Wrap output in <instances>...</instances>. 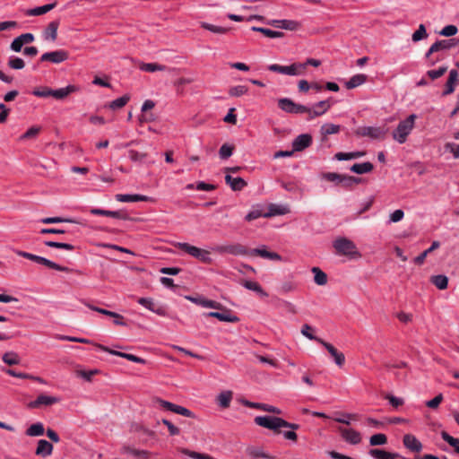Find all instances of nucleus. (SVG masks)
<instances>
[{
	"label": "nucleus",
	"instance_id": "6ab92c4d",
	"mask_svg": "<svg viewBox=\"0 0 459 459\" xmlns=\"http://www.w3.org/2000/svg\"><path fill=\"white\" fill-rule=\"evenodd\" d=\"M458 76H459V74H458L457 70H455V69L450 70L448 79L446 82L445 90L442 92L443 96L452 94L455 91V85L457 84L458 80H459Z\"/></svg>",
	"mask_w": 459,
	"mask_h": 459
},
{
	"label": "nucleus",
	"instance_id": "a18cd8bd",
	"mask_svg": "<svg viewBox=\"0 0 459 459\" xmlns=\"http://www.w3.org/2000/svg\"><path fill=\"white\" fill-rule=\"evenodd\" d=\"M140 69L144 72L154 73L157 71H165L167 67L157 63H143L140 65Z\"/></svg>",
	"mask_w": 459,
	"mask_h": 459
},
{
	"label": "nucleus",
	"instance_id": "4c0bfd02",
	"mask_svg": "<svg viewBox=\"0 0 459 459\" xmlns=\"http://www.w3.org/2000/svg\"><path fill=\"white\" fill-rule=\"evenodd\" d=\"M251 30L253 31H257V32H261L263 33L265 37L267 38H271V39H276V38H282L283 37V32L281 31H277V30H270V29H267V28H263V27H252Z\"/></svg>",
	"mask_w": 459,
	"mask_h": 459
},
{
	"label": "nucleus",
	"instance_id": "37998d69",
	"mask_svg": "<svg viewBox=\"0 0 459 459\" xmlns=\"http://www.w3.org/2000/svg\"><path fill=\"white\" fill-rule=\"evenodd\" d=\"M289 212V209L283 205L271 204L269 206V212L264 214V217H271L274 215H283Z\"/></svg>",
	"mask_w": 459,
	"mask_h": 459
},
{
	"label": "nucleus",
	"instance_id": "79ce46f5",
	"mask_svg": "<svg viewBox=\"0 0 459 459\" xmlns=\"http://www.w3.org/2000/svg\"><path fill=\"white\" fill-rule=\"evenodd\" d=\"M312 273H314V281L317 285H325L327 282V275L318 267H313Z\"/></svg>",
	"mask_w": 459,
	"mask_h": 459
},
{
	"label": "nucleus",
	"instance_id": "20e7f679",
	"mask_svg": "<svg viewBox=\"0 0 459 459\" xmlns=\"http://www.w3.org/2000/svg\"><path fill=\"white\" fill-rule=\"evenodd\" d=\"M16 254L19 256L27 258V259L31 260L39 264H43L50 269H54V270L60 271V272H67L69 270L67 267L62 266V265H60L53 261H50L43 256L36 255L28 253V252L20 251V250L16 251Z\"/></svg>",
	"mask_w": 459,
	"mask_h": 459
},
{
	"label": "nucleus",
	"instance_id": "2eb2a0df",
	"mask_svg": "<svg viewBox=\"0 0 459 459\" xmlns=\"http://www.w3.org/2000/svg\"><path fill=\"white\" fill-rule=\"evenodd\" d=\"M312 144V136L308 134L298 135L292 142L294 152H302Z\"/></svg>",
	"mask_w": 459,
	"mask_h": 459
},
{
	"label": "nucleus",
	"instance_id": "cd10ccee",
	"mask_svg": "<svg viewBox=\"0 0 459 459\" xmlns=\"http://www.w3.org/2000/svg\"><path fill=\"white\" fill-rule=\"evenodd\" d=\"M78 91V87L75 85H68L65 88H59L56 90L51 89V97L56 100H63L66 98L69 94Z\"/></svg>",
	"mask_w": 459,
	"mask_h": 459
},
{
	"label": "nucleus",
	"instance_id": "f8f14e48",
	"mask_svg": "<svg viewBox=\"0 0 459 459\" xmlns=\"http://www.w3.org/2000/svg\"><path fill=\"white\" fill-rule=\"evenodd\" d=\"M355 134L358 136H368L372 139H378L385 135V131L377 126H361L356 129Z\"/></svg>",
	"mask_w": 459,
	"mask_h": 459
},
{
	"label": "nucleus",
	"instance_id": "bf43d9fd",
	"mask_svg": "<svg viewBox=\"0 0 459 459\" xmlns=\"http://www.w3.org/2000/svg\"><path fill=\"white\" fill-rule=\"evenodd\" d=\"M128 157L134 162H143L146 159L147 154L144 152H139L135 150H129Z\"/></svg>",
	"mask_w": 459,
	"mask_h": 459
},
{
	"label": "nucleus",
	"instance_id": "c756f323",
	"mask_svg": "<svg viewBox=\"0 0 459 459\" xmlns=\"http://www.w3.org/2000/svg\"><path fill=\"white\" fill-rule=\"evenodd\" d=\"M53 452V445L45 439L38 441V446L36 448V455L43 457L48 456Z\"/></svg>",
	"mask_w": 459,
	"mask_h": 459
},
{
	"label": "nucleus",
	"instance_id": "412c9836",
	"mask_svg": "<svg viewBox=\"0 0 459 459\" xmlns=\"http://www.w3.org/2000/svg\"><path fill=\"white\" fill-rule=\"evenodd\" d=\"M242 403L248 408L260 409L264 411L273 412L275 414L281 413V411L279 408L274 407L273 405L266 404V403H253V402H249L247 400H244L242 402Z\"/></svg>",
	"mask_w": 459,
	"mask_h": 459
},
{
	"label": "nucleus",
	"instance_id": "8fccbe9b",
	"mask_svg": "<svg viewBox=\"0 0 459 459\" xmlns=\"http://www.w3.org/2000/svg\"><path fill=\"white\" fill-rule=\"evenodd\" d=\"M440 435L442 439L453 446L456 454H459V438L452 437L446 431H442Z\"/></svg>",
	"mask_w": 459,
	"mask_h": 459
},
{
	"label": "nucleus",
	"instance_id": "69168bd1",
	"mask_svg": "<svg viewBox=\"0 0 459 459\" xmlns=\"http://www.w3.org/2000/svg\"><path fill=\"white\" fill-rule=\"evenodd\" d=\"M446 71H447V66L443 65V66H440L437 70H429L427 72V75L431 80H436V79H438L439 77L443 76L446 74Z\"/></svg>",
	"mask_w": 459,
	"mask_h": 459
},
{
	"label": "nucleus",
	"instance_id": "a211bd4d",
	"mask_svg": "<svg viewBox=\"0 0 459 459\" xmlns=\"http://www.w3.org/2000/svg\"><path fill=\"white\" fill-rule=\"evenodd\" d=\"M267 24L288 30H296L299 28V22L294 20H271Z\"/></svg>",
	"mask_w": 459,
	"mask_h": 459
},
{
	"label": "nucleus",
	"instance_id": "f704fd0d",
	"mask_svg": "<svg viewBox=\"0 0 459 459\" xmlns=\"http://www.w3.org/2000/svg\"><path fill=\"white\" fill-rule=\"evenodd\" d=\"M374 166L371 162L366 161L362 163H355L353 164L350 169L351 171L356 173V174H366L369 173L373 170Z\"/></svg>",
	"mask_w": 459,
	"mask_h": 459
},
{
	"label": "nucleus",
	"instance_id": "393cba45",
	"mask_svg": "<svg viewBox=\"0 0 459 459\" xmlns=\"http://www.w3.org/2000/svg\"><path fill=\"white\" fill-rule=\"evenodd\" d=\"M306 64L293 63L290 65H283L282 74L297 76L304 73Z\"/></svg>",
	"mask_w": 459,
	"mask_h": 459
},
{
	"label": "nucleus",
	"instance_id": "c9c22d12",
	"mask_svg": "<svg viewBox=\"0 0 459 459\" xmlns=\"http://www.w3.org/2000/svg\"><path fill=\"white\" fill-rule=\"evenodd\" d=\"M439 246H440V243L438 241H433L431 246L428 249L423 251L421 254H420L418 256H416L413 259V262L418 265H421L425 262L427 255L429 253H431L432 251H434L435 249L438 248Z\"/></svg>",
	"mask_w": 459,
	"mask_h": 459
},
{
	"label": "nucleus",
	"instance_id": "1a4fd4ad",
	"mask_svg": "<svg viewBox=\"0 0 459 459\" xmlns=\"http://www.w3.org/2000/svg\"><path fill=\"white\" fill-rule=\"evenodd\" d=\"M156 402L160 404V407H162L163 409H165L167 411H172L174 413H177V414H179V415H182V416H185V417H188V418H194L195 417V414L190 410H188L186 407L174 404V403H172L170 402L162 400L160 398H157Z\"/></svg>",
	"mask_w": 459,
	"mask_h": 459
},
{
	"label": "nucleus",
	"instance_id": "b1692460",
	"mask_svg": "<svg viewBox=\"0 0 459 459\" xmlns=\"http://www.w3.org/2000/svg\"><path fill=\"white\" fill-rule=\"evenodd\" d=\"M403 442L404 446L412 452H420L422 449L421 443L413 435H404Z\"/></svg>",
	"mask_w": 459,
	"mask_h": 459
},
{
	"label": "nucleus",
	"instance_id": "9b49d317",
	"mask_svg": "<svg viewBox=\"0 0 459 459\" xmlns=\"http://www.w3.org/2000/svg\"><path fill=\"white\" fill-rule=\"evenodd\" d=\"M68 53L65 50L59 49L44 53L40 56L41 62H50L53 64H60L68 59Z\"/></svg>",
	"mask_w": 459,
	"mask_h": 459
},
{
	"label": "nucleus",
	"instance_id": "dca6fc26",
	"mask_svg": "<svg viewBox=\"0 0 459 459\" xmlns=\"http://www.w3.org/2000/svg\"><path fill=\"white\" fill-rule=\"evenodd\" d=\"M331 108L329 100H321L314 105L313 108H309V111H307L308 119H313L316 117L322 116Z\"/></svg>",
	"mask_w": 459,
	"mask_h": 459
},
{
	"label": "nucleus",
	"instance_id": "0e129e2a",
	"mask_svg": "<svg viewBox=\"0 0 459 459\" xmlns=\"http://www.w3.org/2000/svg\"><path fill=\"white\" fill-rule=\"evenodd\" d=\"M8 65L12 69L20 70L24 67L25 63L21 57L11 56L8 61Z\"/></svg>",
	"mask_w": 459,
	"mask_h": 459
},
{
	"label": "nucleus",
	"instance_id": "338daca9",
	"mask_svg": "<svg viewBox=\"0 0 459 459\" xmlns=\"http://www.w3.org/2000/svg\"><path fill=\"white\" fill-rule=\"evenodd\" d=\"M233 153V147L229 144H222L219 151L220 158L226 160L230 158Z\"/></svg>",
	"mask_w": 459,
	"mask_h": 459
},
{
	"label": "nucleus",
	"instance_id": "a19ab883",
	"mask_svg": "<svg viewBox=\"0 0 459 459\" xmlns=\"http://www.w3.org/2000/svg\"><path fill=\"white\" fill-rule=\"evenodd\" d=\"M231 399H232V392L231 391L221 392L217 397L218 403L221 408H229Z\"/></svg>",
	"mask_w": 459,
	"mask_h": 459
},
{
	"label": "nucleus",
	"instance_id": "e2e57ef3",
	"mask_svg": "<svg viewBox=\"0 0 459 459\" xmlns=\"http://www.w3.org/2000/svg\"><path fill=\"white\" fill-rule=\"evenodd\" d=\"M99 350L100 351H106V352H108L109 354H112V355H115V356H117V357H121V358H124V359H126V356H128L129 353H126V352H122V351H116V350H112L107 346H104L102 344H99V343H95L94 344Z\"/></svg>",
	"mask_w": 459,
	"mask_h": 459
},
{
	"label": "nucleus",
	"instance_id": "4be33fe9",
	"mask_svg": "<svg viewBox=\"0 0 459 459\" xmlns=\"http://www.w3.org/2000/svg\"><path fill=\"white\" fill-rule=\"evenodd\" d=\"M189 300H191L192 302L195 303L196 305H199L203 307H210V308H214V309H220L221 308V305L220 303L216 302V301H213V300H211V299H205L204 297L203 296H196V297H186Z\"/></svg>",
	"mask_w": 459,
	"mask_h": 459
},
{
	"label": "nucleus",
	"instance_id": "052dcab7",
	"mask_svg": "<svg viewBox=\"0 0 459 459\" xmlns=\"http://www.w3.org/2000/svg\"><path fill=\"white\" fill-rule=\"evenodd\" d=\"M428 37L426 28L423 24H420L416 31L411 36V39L414 42H418Z\"/></svg>",
	"mask_w": 459,
	"mask_h": 459
},
{
	"label": "nucleus",
	"instance_id": "72a5a7b5",
	"mask_svg": "<svg viewBox=\"0 0 459 459\" xmlns=\"http://www.w3.org/2000/svg\"><path fill=\"white\" fill-rule=\"evenodd\" d=\"M56 6V3L48 4L42 6H38L26 11V14L29 16H37L47 13Z\"/></svg>",
	"mask_w": 459,
	"mask_h": 459
},
{
	"label": "nucleus",
	"instance_id": "c85d7f7f",
	"mask_svg": "<svg viewBox=\"0 0 459 459\" xmlns=\"http://www.w3.org/2000/svg\"><path fill=\"white\" fill-rule=\"evenodd\" d=\"M368 455L375 459H397L399 457L397 453H391L378 448L370 449Z\"/></svg>",
	"mask_w": 459,
	"mask_h": 459
},
{
	"label": "nucleus",
	"instance_id": "49530a36",
	"mask_svg": "<svg viewBox=\"0 0 459 459\" xmlns=\"http://www.w3.org/2000/svg\"><path fill=\"white\" fill-rule=\"evenodd\" d=\"M431 282L439 290L447 288L448 278L446 275L438 274L431 277Z\"/></svg>",
	"mask_w": 459,
	"mask_h": 459
},
{
	"label": "nucleus",
	"instance_id": "7c9ffc66",
	"mask_svg": "<svg viewBox=\"0 0 459 459\" xmlns=\"http://www.w3.org/2000/svg\"><path fill=\"white\" fill-rule=\"evenodd\" d=\"M225 181L233 191H240L247 186V182L239 177L233 178L230 175H226Z\"/></svg>",
	"mask_w": 459,
	"mask_h": 459
},
{
	"label": "nucleus",
	"instance_id": "2f4dec72",
	"mask_svg": "<svg viewBox=\"0 0 459 459\" xmlns=\"http://www.w3.org/2000/svg\"><path fill=\"white\" fill-rule=\"evenodd\" d=\"M340 131H341V126H339V125H335V124H332V123L324 124L320 128L322 141H325L326 139L327 135L338 134Z\"/></svg>",
	"mask_w": 459,
	"mask_h": 459
},
{
	"label": "nucleus",
	"instance_id": "5701e85b",
	"mask_svg": "<svg viewBox=\"0 0 459 459\" xmlns=\"http://www.w3.org/2000/svg\"><path fill=\"white\" fill-rule=\"evenodd\" d=\"M121 453L130 455L136 459H149L151 455V453L147 450L135 449L129 446H124L121 448Z\"/></svg>",
	"mask_w": 459,
	"mask_h": 459
},
{
	"label": "nucleus",
	"instance_id": "4468645a",
	"mask_svg": "<svg viewBox=\"0 0 459 459\" xmlns=\"http://www.w3.org/2000/svg\"><path fill=\"white\" fill-rule=\"evenodd\" d=\"M249 255H258L264 259L273 261H281L282 257L276 252H271L266 249V246L249 250Z\"/></svg>",
	"mask_w": 459,
	"mask_h": 459
},
{
	"label": "nucleus",
	"instance_id": "aec40b11",
	"mask_svg": "<svg viewBox=\"0 0 459 459\" xmlns=\"http://www.w3.org/2000/svg\"><path fill=\"white\" fill-rule=\"evenodd\" d=\"M116 200L118 202L128 203V202H149L152 201V197L143 195H129V194H117Z\"/></svg>",
	"mask_w": 459,
	"mask_h": 459
},
{
	"label": "nucleus",
	"instance_id": "e433bc0d",
	"mask_svg": "<svg viewBox=\"0 0 459 459\" xmlns=\"http://www.w3.org/2000/svg\"><path fill=\"white\" fill-rule=\"evenodd\" d=\"M367 80V75L359 74L353 75L350 78V80L345 83L347 89H354L361 84H363Z\"/></svg>",
	"mask_w": 459,
	"mask_h": 459
},
{
	"label": "nucleus",
	"instance_id": "3c124183",
	"mask_svg": "<svg viewBox=\"0 0 459 459\" xmlns=\"http://www.w3.org/2000/svg\"><path fill=\"white\" fill-rule=\"evenodd\" d=\"M320 178L324 180L333 182L336 186L341 185V178L342 174L336 173V172H324L320 175Z\"/></svg>",
	"mask_w": 459,
	"mask_h": 459
},
{
	"label": "nucleus",
	"instance_id": "0eeeda50",
	"mask_svg": "<svg viewBox=\"0 0 459 459\" xmlns=\"http://www.w3.org/2000/svg\"><path fill=\"white\" fill-rule=\"evenodd\" d=\"M254 421L258 426L281 433L279 429L281 428V418L273 416H256Z\"/></svg>",
	"mask_w": 459,
	"mask_h": 459
},
{
	"label": "nucleus",
	"instance_id": "ddd939ff",
	"mask_svg": "<svg viewBox=\"0 0 459 459\" xmlns=\"http://www.w3.org/2000/svg\"><path fill=\"white\" fill-rule=\"evenodd\" d=\"M342 437L347 443L351 445H358L361 442V435L359 431L353 429H346L340 427L338 429Z\"/></svg>",
	"mask_w": 459,
	"mask_h": 459
},
{
	"label": "nucleus",
	"instance_id": "4d7b16f0",
	"mask_svg": "<svg viewBox=\"0 0 459 459\" xmlns=\"http://www.w3.org/2000/svg\"><path fill=\"white\" fill-rule=\"evenodd\" d=\"M340 414V412H337ZM342 417L334 418V420L342 424L350 425L351 420H358L359 416L353 413H341Z\"/></svg>",
	"mask_w": 459,
	"mask_h": 459
},
{
	"label": "nucleus",
	"instance_id": "6e6552de",
	"mask_svg": "<svg viewBox=\"0 0 459 459\" xmlns=\"http://www.w3.org/2000/svg\"><path fill=\"white\" fill-rule=\"evenodd\" d=\"M457 44L458 40H456L455 39L437 40L434 44L431 45V47L426 52L425 57L429 59L432 54L439 51L449 50L457 46Z\"/></svg>",
	"mask_w": 459,
	"mask_h": 459
},
{
	"label": "nucleus",
	"instance_id": "bb28decb",
	"mask_svg": "<svg viewBox=\"0 0 459 459\" xmlns=\"http://www.w3.org/2000/svg\"><path fill=\"white\" fill-rule=\"evenodd\" d=\"M59 26L58 21H53L48 23V27L43 32V38L45 40L56 41L57 38V30Z\"/></svg>",
	"mask_w": 459,
	"mask_h": 459
},
{
	"label": "nucleus",
	"instance_id": "13d9d810",
	"mask_svg": "<svg viewBox=\"0 0 459 459\" xmlns=\"http://www.w3.org/2000/svg\"><path fill=\"white\" fill-rule=\"evenodd\" d=\"M248 91V89L245 85L233 86L229 90V94L231 97H240L245 95Z\"/></svg>",
	"mask_w": 459,
	"mask_h": 459
},
{
	"label": "nucleus",
	"instance_id": "f03ea898",
	"mask_svg": "<svg viewBox=\"0 0 459 459\" xmlns=\"http://www.w3.org/2000/svg\"><path fill=\"white\" fill-rule=\"evenodd\" d=\"M174 246L203 263L210 264L212 262L210 253L207 250L199 248L195 246H192L185 242H178Z\"/></svg>",
	"mask_w": 459,
	"mask_h": 459
},
{
	"label": "nucleus",
	"instance_id": "ea45409f",
	"mask_svg": "<svg viewBox=\"0 0 459 459\" xmlns=\"http://www.w3.org/2000/svg\"><path fill=\"white\" fill-rule=\"evenodd\" d=\"M365 155V152H337L334 159L337 160H350Z\"/></svg>",
	"mask_w": 459,
	"mask_h": 459
},
{
	"label": "nucleus",
	"instance_id": "680f3d73",
	"mask_svg": "<svg viewBox=\"0 0 459 459\" xmlns=\"http://www.w3.org/2000/svg\"><path fill=\"white\" fill-rule=\"evenodd\" d=\"M44 224L60 223V222H74V220L63 217H46L40 220Z\"/></svg>",
	"mask_w": 459,
	"mask_h": 459
},
{
	"label": "nucleus",
	"instance_id": "a878e982",
	"mask_svg": "<svg viewBox=\"0 0 459 459\" xmlns=\"http://www.w3.org/2000/svg\"><path fill=\"white\" fill-rule=\"evenodd\" d=\"M91 213L94 215H102L121 220L127 219V215L120 211H108L99 208H93L91 210Z\"/></svg>",
	"mask_w": 459,
	"mask_h": 459
},
{
	"label": "nucleus",
	"instance_id": "7ed1b4c3",
	"mask_svg": "<svg viewBox=\"0 0 459 459\" xmlns=\"http://www.w3.org/2000/svg\"><path fill=\"white\" fill-rule=\"evenodd\" d=\"M336 253L342 255L351 257L360 256L359 252L357 250L356 245L347 238H338L333 244Z\"/></svg>",
	"mask_w": 459,
	"mask_h": 459
},
{
	"label": "nucleus",
	"instance_id": "603ef678",
	"mask_svg": "<svg viewBox=\"0 0 459 459\" xmlns=\"http://www.w3.org/2000/svg\"><path fill=\"white\" fill-rule=\"evenodd\" d=\"M129 100H130V97L128 95H124V96L117 98V99L114 100L113 101H111L108 104V108L113 110L119 109V108H123L124 106H126L127 104V102L129 101Z\"/></svg>",
	"mask_w": 459,
	"mask_h": 459
},
{
	"label": "nucleus",
	"instance_id": "09e8293b",
	"mask_svg": "<svg viewBox=\"0 0 459 459\" xmlns=\"http://www.w3.org/2000/svg\"><path fill=\"white\" fill-rule=\"evenodd\" d=\"M2 359L5 364L9 366L18 365L20 363L19 355L13 351L5 352L3 355Z\"/></svg>",
	"mask_w": 459,
	"mask_h": 459
},
{
	"label": "nucleus",
	"instance_id": "5fc2aeb1",
	"mask_svg": "<svg viewBox=\"0 0 459 459\" xmlns=\"http://www.w3.org/2000/svg\"><path fill=\"white\" fill-rule=\"evenodd\" d=\"M44 244L49 247L65 249L68 251H72L74 249V246L72 244H68V243L48 240V241H45Z\"/></svg>",
	"mask_w": 459,
	"mask_h": 459
},
{
	"label": "nucleus",
	"instance_id": "f3484780",
	"mask_svg": "<svg viewBox=\"0 0 459 459\" xmlns=\"http://www.w3.org/2000/svg\"><path fill=\"white\" fill-rule=\"evenodd\" d=\"M319 343L327 350L330 355L333 358L337 366L342 367L344 364L345 356L342 352L338 351L331 343L324 340H319Z\"/></svg>",
	"mask_w": 459,
	"mask_h": 459
},
{
	"label": "nucleus",
	"instance_id": "de8ad7c7",
	"mask_svg": "<svg viewBox=\"0 0 459 459\" xmlns=\"http://www.w3.org/2000/svg\"><path fill=\"white\" fill-rule=\"evenodd\" d=\"M360 182H361V178H359L342 174L340 186H342L343 187H346V188H351V187H352L353 185L359 184Z\"/></svg>",
	"mask_w": 459,
	"mask_h": 459
},
{
	"label": "nucleus",
	"instance_id": "9d476101",
	"mask_svg": "<svg viewBox=\"0 0 459 459\" xmlns=\"http://www.w3.org/2000/svg\"><path fill=\"white\" fill-rule=\"evenodd\" d=\"M60 402V398L56 396H50L44 394H39L34 401L27 404L29 409H37L41 406H51Z\"/></svg>",
	"mask_w": 459,
	"mask_h": 459
},
{
	"label": "nucleus",
	"instance_id": "f257e3e1",
	"mask_svg": "<svg viewBox=\"0 0 459 459\" xmlns=\"http://www.w3.org/2000/svg\"><path fill=\"white\" fill-rule=\"evenodd\" d=\"M417 118L415 114L410 115L404 120L400 121L396 129L393 132V137L399 143H403L407 140V136L411 134L414 127V123Z\"/></svg>",
	"mask_w": 459,
	"mask_h": 459
},
{
	"label": "nucleus",
	"instance_id": "423d86ee",
	"mask_svg": "<svg viewBox=\"0 0 459 459\" xmlns=\"http://www.w3.org/2000/svg\"><path fill=\"white\" fill-rule=\"evenodd\" d=\"M213 250L221 255L230 254L236 256L249 255V250L245 246L238 243L216 246Z\"/></svg>",
	"mask_w": 459,
	"mask_h": 459
},
{
	"label": "nucleus",
	"instance_id": "39448f33",
	"mask_svg": "<svg viewBox=\"0 0 459 459\" xmlns=\"http://www.w3.org/2000/svg\"><path fill=\"white\" fill-rule=\"evenodd\" d=\"M278 107L286 113L290 114H304L309 111V108L295 103L289 98H281L278 100Z\"/></svg>",
	"mask_w": 459,
	"mask_h": 459
},
{
	"label": "nucleus",
	"instance_id": "58836bf2",
	"mask_svg": "<svg viewBox=\"0 0 459 459\" xmlns=\"http://www.w3.org/2000/svg\"><path fill=\"white\" fill-rule=\"evenodd\" d=\"M44 432V425L41 422L34 423L26 429V435L29 437H39L42 436Z\"/></svg>",
	"mask_w": 459,
	"mask_h": 459
},
{
	"label": "nucleus",
	"instance_id": "6e6d98bb",
	"mask_svg": "<svg viewBox=\"0 0 459 459\" xmlns=\"http://www.w3.org/2000/svg\"><path fill=\"white\" fill-rule=\"evenodd\" d=\"M142 306L148 308L153 313H160L159 307L153 302L152 299L141 298L138 301Z\"/></svg>",
	"mask_w": 459,
	"mask_h": 459
},
{
	"label": "nucleus",
	"instance_id": "c03bdc74",
	"mask_svg": "<svg viewBox=\"0 0 459 459\" xmlns=\"http://www.w3.org/2000/svg\"><path fill=\"white\" fill-rule=\"evenodd\" d=\"M201 27L216 34H225L229 31V28L213 25L205 22L200 23Z\"/></svg>",
	"mask_w": 459,
	"mask_h": 459
},
{
	"label": "nucleus",
	"instance_id": "473e14b6",
	"mask_svg": "<svg viewBox=\"0 0 459 459\" xmlns=\"http://www.w3.org/2000/svg\"><path fill=\"white\" fill-rule=\"evenodd\" d=\"M247 455H249L253 459L265 458V459H274L273 456L269 454L264 453L262 448L258 446H248L246 450Z\"/></svg>",
	"mask_w": 459,
	"mask_h": 459
},
{
	"label": "nucleus",
	"instance_id": "774afa93",
	"mask_svg": "<svg viewBox=\"0 0 459 459\" xmlns=\"http://www.w3.org/2000/svg\"><path fill=\"white\" fill-rule=\"evenodd\" d=\"M385 399L388 400L389 403L394 408H398L399 406H402L404 403V401H403V398L396 397V396H394L393 394H387L385 396Z\"/></svg>",
	"mask_w": 459,
	"mask_h": 459
},
{
	"label": "nucleus",
	"instance_id": "864d4df0",
	"mask_svg": "<svg viewBox=\"0 0 459 459\" xmlns=\"http://www.w3.org/2000/svg\"><path fill=\"white\" fill-rule=\"evenodd\" d=\"M387 443V437L383 433H377L370 437L369 445L372 446H383Z\"/></svg>",
	"mask_w": 459,
	"mask_h": 459
}]
</instances>
